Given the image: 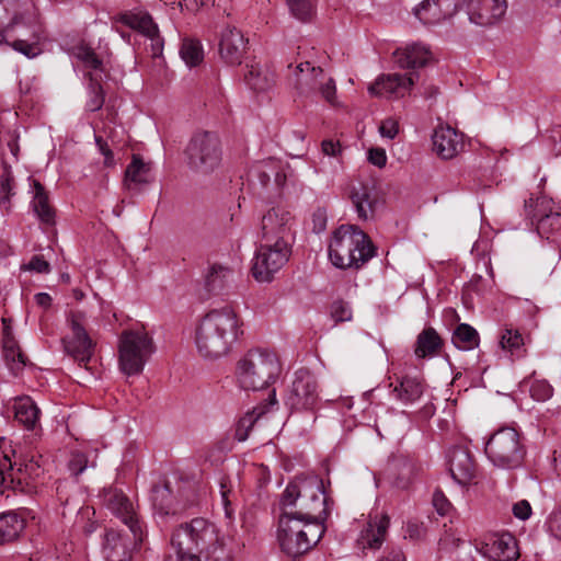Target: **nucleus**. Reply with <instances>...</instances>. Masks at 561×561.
Here are the masks:
<instances>
[{
  "label": "nucleus",
  "mask_w": 561,
  "mask_h": 561,
  "mask_svg": "<svg viewBox=\"0 0 561 561\" xmlns=\"http://www.w3.org/2000/svg\"><path fill=\"white\" fill-rule=\"evenodd\" d=\"M243 545L232 535H221L210 520L196 517L180 524L171 535L172 552L164 561H230Z\"/></svg>",
  "instance_id": "f257e3e1"
},
{
  "label": "nucleus",
  "mask_w": 561,
  "mask_h": 561,
  "mask_svg": "<svg viewBox=\"0 0 561 561\" xmlns=\"http://www.w3.org/2000/svg\"><path fill=\"white\" fill-rule=\"evenodd\" d=\"M44 30L34 5L27 0H0V45L32 59L43 53Z\"/></svg>",
  "instance_id": "f03ea898"
},
{
  "label": "nucleus",
  "mask_w": 561,
  "mask_h": 561,
  "mask_svg": "<svg viewBox=\"0 0 561 561\" xmlns=\"http://www.w3.org/2000/svg\"><path fill=\"white\" fill-rule=\"evenodd\" d=\"M242 334V321L230 306L206 312L196 323L194 343L205 359H218L230 353Z\"/></svg>",
  "instance_id": "7ed1b4c3"
},
{
  "label": "nucleus",
  "mask_w": 561,
  "mask_h": 561,
  "mask_svg": "<svg viewBox=\"0 0 561 561\" xmlns=\"http://www.w3.org/2000/svg\"><path fill=\"white\" fill-rule=\"evenodd\" d=\"M279 504L283 513L293 511L300 518L322 524L329 511L327 491L318 476L296 478L288 483Z\"/></svg>",
  "instance_id": "20e7f679"
},
{
  "label": "nucleus",
  "mask_w": 561,
  "mask_h": 561,
  "mask_svg": "<svg viewBox=\"0 0 561 561\" xmlns=\"http://www.w3.org/2000/svg\"><path fill=\"white\" fill-rule=\"evenodd\" d=\"M376 255L368 234L355 225H341L331 234L328 256L341 270L363 267Z\"/></svg>",
  "instance_id": "39448f33"
},
{
  "label": "nucleus",
  "mask_w": 561,
  "mask_h": 561,
  "mask_svg": "<svg viewBox=\"0 0 561 561\" xmlns=\"http://www.w3.org/2000/svg\"><path fill=\"white\" fill-rule=\"evenodd\" d=\"M321 522L304 519L293 511L282 512L278 520V541L282 550L291 558L309 551L323 536Z\"/></svg>",
  "instance_id": "423d86ee"
},
{
  "label": "nucleus",
  "mask_w": 561,
  "mask_h": 561,
  "mask_svg": "<svg viewBox=\"0 0 561 561\" xmlns=\"http://www.w3.org/2000/svg\"><path fill=\"white\" fill-rule=\"evenodd\" d=\"M280 374L276 354L268 350H250L237 364L236 376L244 390H262L273 385Z\"/></svg>",
  "instance_id": "0eeeda50"
},
{
  "label": "nucleus",
  "mask_w": 561,
  "mask_h": 561,
  "mask_svg": "<svg viewBox=\"0 0 561 561\" xmlns=\"http://www.w3.org/2000/svg\"><path fill=\"white\" fill-rule=\"evenodd\" d=\"M154 352L153 339L144 328L124 330L117 346L119 370L128 377L140 375Z\"/></svg>",
  "instance_id": "6e6552de"
},
{
  "label": "nucleus",
  "mask_w": 561,
  "mask_h": 561,
  "mask_svg": "<svg viewBox=\"0 0 561 561\" xmlns=\"http://www.w3.org/2000/svg\"><path fill=\"white\" fill-rule=\"evenodd\" d=\"M484 453L495 468L514 470L523 465L526 446L516 428L504 426L488 438L484 444Z\"/></svg>",
  "instance_id": "1a4fd4ad"
},
{
  "label": "nucleus",
  "mask_w": 561,
  "mask_h": 561,
  "mask_svg": "<svg viewBox=\"0 0 561 561\" xmlns=\"http://www.w3.org/2000/svg\"><path fill=\"white\" fill-rule=\"evenodd\" d=\"M76 60L75 67H80L83 76L89 79L87 108L91 112L100 110L104 103V94L101 82L105 76V65L90 46L80 42L76 44L70 51Z\"/></svg>",
  "instance_id": "9d476101"
},
{
  "label": "nucleus",
  "mask_w": 561,
  "mask_h": 561,
  "mask_svg": "<svg viewBox=\"0 0 561 561\" xmlns=\"http://www.w3.org/2000/svg\"><path fill=\"white\" fill-rule=\"evenodd\" d=\"M288 69H293L295 89L299 95L309 98L320 94L328 103L336 104L335 81L327 77L321 67L301 61L294 68L288 64Z\"/></svg>",
  "instance_id": "9b49d317"
},
{
  "label": "nucleus",
  "mask_w": 561,
  "mask_h": 561,
  "mask_svg": "<svg viewBox=\"0 0 561 561\" xmlns=\"http://www.w3.org/2000/svg\"><path fill=\"white\" fill-rule=\"evenodd\" d=\"M289 255L288 240L264 241L255 250L251 268L253 277L260 283H270L286 264Z\"/></svg>",
  "instance_id": "f8f14e48"
},
{
  "label": "nucleus",
  "mask_w": 561,
  "mask_h": 561,
  "mask_svg": "<svg viewBox=\"0 0 561 561\" xmlns=\"http://www.w3.org/2000/svg\"><path fill=\"white\" fill-rule=\"evenodd\" d=\"M103 503L113 515L124 523L135 537V546L147 538V526L140 518L135 503L122 489L108 488L104 490Z\"/></svg>",
  "instance_id": "ddd939ff"
},
{
  "label": "nucleus",
  "mask_w": 561,
  "mask_h": 561,
  "mask_svg": "<svg viewBox=\"0 0 561 561\" xmlns=\"http://www.w3.org/2000/svg\"><path fill=\"white\" fill-rule=\"evenodd\" d=\"M191 169L201 173L213 172L221 162V149L217 136L209 131L195 134L186 148Z\"/></svg>",
  "instance_id": "4468645a"
},
{
  "label": "nucleus",
  "mask_w": 561,
  "mask_h": 561,
  "mask_svg": "<svg viewBox=\"0 0 561 561\" xmlns=\"http://www.w3.org/2000/svg\"><path fill=\"white\" fill-rule=\"evenodd\" d=\"M68 333L62 339L65 352L79 363L87 364L94 355L96 343L85 329L83 311H71L68 316Z\"/></svg>",
  "instance_id": "2eb2a0df"
},
{
  "label": "nucleus",
  "mask_w": 561,
  "mask_h": 561,
  "mask_svg": "<svg viewBox=\"0 0 561 561\" xmlns=\"http://www.w3.org/2000/svg\"><path fill=\"white\" fill-rule=\"evenodd\" d=\"M318 400L316 377L308 369H298L285 398V404L291 411H309L316 408Z\"/></svg>",
  "instance_id": "dca6fc26"
},
{
  "label": "nucleus",
  "mask_w": 561,
  "mask_h": 561,
  "mask_svg": "<svg viewBox=\"0 0 561 561\" xmlns=\"http://www.w3.org/2000/svg\"><path fill=\"white\" fill-rule=\"evenodd\" d=\"M121 21L128 27L138 31L149 39L152 58L158 66H162L164 41L159 33L158 25L148 12L141 10L128 11L121 15Z\"/></svg>",
  "instance_id": "f3484780"
},
{
  "label": "nucleus",
  "mask_w": 561,
  "mask_h": 561,
  "mask_svg": "<svg viewBox=\"0 0 561 561\" xmlns=\"http://www.w3.org/2000/svg\"><path fill=\"white\" fill-rule=\"evenodd\" d=\"M294 216L283 206L268 209L261 219V236L263 241L288 240L293 233Z\"/></svg>",
  "instance_id": "a211bd4d"
},
{
  "label": "nucleus",
  "mask_w": 561,
  "mask_h": 561,
  "mask_svg": "<svg viewBox=\"0 0 561 561\" xmlns=\"http://www.w3.org/2000/svg\"><path fill=\"white\" fill-rule=\"evenodd\" d=\"M477 549L490 561H516L519 557L517 541L510 533L489 534Z\"/></svg>",
  "instance_id": "6ab92c4d"
},
{
  "label": "nucleus",
  "mask_w": 561,
  "mask_h": 561,
  "mask_svg": "<svg viewBox=\"0 0 561 561\" xmlns=\"http://www.w3.org/2000/svg\"><path fill=\"white\" fill-rule=\"evenodd\" d=\"M419 80V73L411 71L407 75L389 73L378 77L368 88L371 95L399 99L410 93L412 87Z\"/></svg>",
  "instance_id": "aec40b11"
},
{
  "label": "nucleus",
  "mask_w": 561,
  "mask_h": 561,
  "mask_svg": "<svg viewBox=\"0 0 561 561\" xmlns=\"http://www.w3.org/2000/svg\"><path fill=\"white\" fill-rule=\"evenodd\" d=\"M351 202L358 219L364 221L374 219L383 206V199L376 188L365 183L352 187Z\"/></svg>",
  "instance_id": "412c9836"
},
{
  "label": "nucleus",
  "mask_w": 561,
  "mask_h": 561,
  "mask_svg": "<svg viewBox=\"0 0 561 561\" xmlns=\"http://www.w3.org/2000/svg\"><path fill=\"white\" fill-rule=\"evenodd\" d=\"M506 0H467L466 11L472 24L491 26L506 13Z\"/></svg>",
  "instance_id": "4be33fe9"
},
{
  "label": "nucleus",
  "mask_w": 561,
  "mask_h": 561,
  "mask_svg": "<svg viewBox=\"0 0 561 561\" xmlns=\"http://www.w3.org/2000/svg\"><path fill=\"white\" fill-rule=\"evenodd\" d=\"M525 210L527 217L531 220V225L536 226L538 233L548 232L550 221L561 225V214L554 211V203L547 196L530 197L525 202Z\"/></svg>",
  "instance_id": "5701e85b"
},
{
  "label": "nucleus",
  "mask_w": 561,
  "mask_h": 561,
  "mask_svg": "<svg viewBox=\"0 0 561 561\" xmlns=\"http://www.w3.org/2000/svg\"><path fill=\"white\" fill-rule=\"evenodd\" d=\"M248 39L236 27L227 26L221 31L219 38V57L229 66H240L245 56Z\"/></svg>",
  "instance_id": "b1692460"
},
{
  "label": "nucleus",
  "mask_w": 561,
  "mask_h": 561,
  "mask_svg": "<svg viewBox=\"0 0 561 561\" xmlns=\"http://www.w3.org/2000/svg\"><path fill=\"white\" fill-rule=\"evenodd\" d=\"M133 538H135L133 536ZM146 539L135 546V539L133 543L129 538L119 530L108 529L104 534L102 552L106 561H130L134 550L140 549L145 543Z\"/></svg>",
  "instance_id": "393cba45"
},
{
  "label": "nucleus",
  "mask_w": 561,
  "mask_h": 561,
  "mask_svg": "<svg viewBox=\"0 0 561 561\" xmlns=\"http://www.w3.org/2000/svg\"><path fill=\"white\" fill-rule=\"evenodd\" d=\"M433 150L444 160L455 158L463 150V135L449 125H439L432 135Z\"/></svg>",
  "instance_id": "a878e982"
},
{
  "label": "nucleus",
  "mask_w": 561,
  "mask_h": 561,
  "mask_svg": "<svg viewBox=\"0 0 561 561\" xmlns=\"http://www.w3.org/2000/svg\"><path fill=\"white\" fill-rule=\"evenodd\" d=\"M460 0H424L413 9V12L423 24L434 25L451 18Z\"/></svg>",
  "instance_id": "bb28decb"
},
{
  "label": "nucleus",
  "mask_w": 561,
  "mask_h": 561,
  "mask_svg": "<svg viewBox=\"0 0 561 561\" xmlns=\"http://www.w3.org/2000/svg\"><path fill=\"white\" fill-rule=\"evenodd\" d=\"M448 470L454 481L468 486L476 477V467L470 453L461 447H454L447 454Z\"/></svg>",
  "instance_id": "cd10ccee"
},
{
  "label": "nucleus",
  "mask_w": 561,
  "mask_h": 561,
  "mask_svg": "<svg viewBox=\"0 0 561 561\" xmlns=\"http://www.w3.org/2000/svg\"><path fill=\"white\" fill-rule=\"evenodd\" d=\"M2 350L3 356L9 369L16 375L27 364V357L21 350L19 341L15 339L12 329V320L10 318H2Z\"/></svg>",
  "instance_id": "c85d7f7f"
},
{
  "label": "nucleus",
  "mask_w": 561,
  "mask_h": 561,
  "mask_svg": "<svg viewBox=\"0 0 561 561\" xmlns=\"http://www.w3.org/2000/svg\"><path fill=\"white\" fill-rule=\"evenodd\" d=\"M242 76L245 85L255 92L268 91L275 83L271 68L254 58L245 62Z\"/></svg>",
  "instance_id": "c756f323"
},
{
  "label": "nucleus",
  "mask_w": 561,
  "mask_h": 561,
  "mask_svg": "<svg viewBox=\"0 0 561 561\" xmlns=\"http://www.w3.org/2000/svg\"><path fill=\"white\" fill-rule=\"evenodd\" d=\"M390 524L385 513L370 515L367 526L360 531L357 539L363 549H378L381 547Z\"/></svg>",
  "instance_id": "7c9ffc66"
},
{
  "label": "nucleus",
  "mask_w": 561,
  "mask_h": 561,
  "mask_svg": "<svg viewBox=\"0 0 561 561\" xmlns=\"http://www.w3.org/2000/svg\"><path fill=\"white\" fill-rule=\"evenodd\" d=\"M151 502L153 515L158 523H167L180 512V507L167 484L152 488Z\"/></svg>",
  "instance_id": "2f4dec72"
},
{
  "label": "nucleus",
  "mask_w": 561,
  "mask_h": 561,
  "mask_svg": "<svg viewBox=\"0 0 561 561\" xmlns=\"http://www.w3.org/2000/svg\"><path fill=\"white\" fill-rule=\"evenodd\" d=\"M432 54L425 45L413 43L400 47L393 53V62L402 69H414L425 66Z\"/></svg>",
  "instance_id": "473e14b6"
},
{
  "label": "nucleus",
  "mask_w": 561,
  "mask_h": 561,
  "mask_svg": "<svg viewBox=\"0 0 561 561\" xmlns=\"http://www.w3.org/2000/svg\"><path fill=\"white\" fill-rule=\"evenodd\" d=\"M14 420L27 431L39 427L41 410L30 396L16 397L12 403Z\"/></svg>",
  "instance_id": "72a5a7b5"
},
{
  "label": "nucleus",
  "mask_w": 561,
  "mask_h": 561,
  "mask_svg": "<svg viewBox=\"0 0 561 561\" xmlns=\"http://www.w3.org/2000/svg\"><path fill=\"white\" fill-rule=\"evenodd\" d=\"M424 392V383L417 376L405 375L398 378L393 385L391 394L402 404L416 402Z\"/></svg>",
  "instance_id": "f704fd0d"
},
{
  "label": "nucleus",
  "mask_w": 561,
  "mask_h": 561,
  "mask_svg": "<svg viewBox=\"0 0 561 561\" xmlns=\"http://www.w3.org/2000/svg\"><path fill=\"white\" fill-rule=\"evenodd\" d=\"M30 193L32 194V208L38 219L45 224H53L55 211L49 203L48 193L44 186L36 180L28 178Z\"/></svg>",
  "instance_id": "c9c22d12"
},
{
  "label": "nucleus",
  "mask_w": 561,
  "mask_h": 561,
  "mask_svg": "<svg viewBox=\"0 0 561 561\" xmlns=\"http://www.w3.org/2000/svg\"><path fill=\"white\" fill-rule=\"evenodd\" d=\"M26 524L24 511H8L0 514V543L15 540Z\"/></svg>",
  "instance_id": "e433bc0d"
},
{
  "label": "nucleus",
  "mask_w": 561,
  "mask_h": 561,
  "mask_svg": "<svg viewBox=\"0 0 561 561\" xmlns=\"http://www.w3.org/2000/svg\"><path fill=\"white\" fill-rule=\"evenodd\" d=\"M153 180L151 164L145 162L139 156L134 154L125 171V183L129 190Z\"/></svg>",
  "instance_id": "4c0bfd02"
},
{
  "label": "nucleus",
  "mask_w": 561,
  "mask_h": 561,
  "mask_svg": "<svg viewBox=\"0 0 561 561\" xmlns=\"http://www.w3.org/2000/svg\"><path fill=\"white\" fill-rule=\"evenodd\" d=\"M501 347L511 354L512 357L519 358L526 353L525 339L518 330L506 328L503 330L500 340Z\"/></svg>",
  "instance_id": "58836bf2"
},
{
  "label": "nucleus",
  "mask_w": 561,
  "mask_h": 561,
  "mask_svg": "<svg viewBox=\"0 0 561 561\" xmlns=\"http://www.w3.org/2000/svg\"><path fill=\"white\" fill-rule=\"evenodd\" d=\"M451 342L461 351H471L479 345V334L471 325L461 323L455 329Z\"/></svg>",
  "instance_id": "ea45409f"
},
{
  "label": "nucleus",
  "mask_w": 561,
  "mask_h": 561,
  "mask_svg": "<svg viewBox=\"0 0 561 561\" xmlns=\"http://www.w3.org/2000/svg\"><path fill=\"white\" fill-rule=\"evenodd\" d=\"M440 346V339L432 328L423 330L416 340L414 353L416 357L424 358L432 356Z\"/></svg>",
  "instance_id": "a19ab883"
},
{
  "label": "nucleus",
  "mask_w": 561,
  "mask_h": 561,
  "mask_svg": "<svg viewBox=\"0 0 561 561\" xmlns=\"http://www.w3.org/2000/svg\"><path fill=\"white\" fill-rule=\"evenodd\" d=\"M180 56L190 68L199 65L204 60L203 45L197 39H183L180 48Z\"/></svg>",
  "instance_id": "79ce46f5"
},
{
  "label": "nucleus",
  "mask_w": 561,
  "mask_h": 561,
  "mask_svg": "<svg viewBox=\"0 0 561 561\" xmlns=\"http://www.w3.org/2000/svg\"><path fill=\"white\" fill-rule=\"evenodd\" d=\"M15 184L11 168L3 164V171L0 175V206L9 210L11 208V197L15 195Z\"/></svg>",
  "instance_id": "37998d69"
},
{
  "label": "nucleus",
  "mask_w": 561,
  "mask_h": 561,
  "mask_svg": "<svg viewBox=\"0 0 561 561\" xmlns=\"http://www.w3.org/2000/svg\"><path fill=\"white\" fill-rule=\"evenodd\" d=\"M3 445H5V438L0 437V493H2L3 486L13 481L12 461L9 455L2 449Z\"/></svg>",
  "instance_id": "c03bdc74"
},
{
  "label": "nucleus",
  "mask_w": 561,
  "mask_h": 561,
  "mask_svg": "<svg viewBox=\"0 0 561 561\" xmlns=\"http://www.w3.org/2000/svg\"><path fill=\"white\" fill-rule=\"evenodd\" d=\"M291 14L300 20L310 19L314 11L313 0H286Z\"/></svg>",
  "instance_id": "a18cd8bd"
},
{
  "label": "nucleus",
  "mask_w": 561,
  "mask_h": 561,
  "mask_svg": "<svg viewBox=\"0 0 561 561\" xmlns=\"http://www.w3.org/2000/svg\"><path fill=\"white\" fill-rule=\"evenodd\" d=\"M221 504L224 506L225 516L228 519H232L234 510L232 507V502L236 499V492L232 490L231 483L229 480L222 478L219 482Z\"/></svg>",
  "instance_id": "49530a36"
},
{
  "label": "nucleus",
  "mask_w": 561,
  "mask_h": 561,
  "mask_svg": "<svg viewBox=\"0 0 561 561\" xmlns=\"http://www.w3.org/2000/svg\"><path fill=\"white\" fill-rule=\"evenodd\" d=\"M530 396L536 401L545 402L553 394L552 386L545 379H534L529 383Z\"/></svg>",
  "instance_id": "de8ad7c7"
},
{
  "label": "nucleus",
  "mask_w": 561,
  "mask_h": 561,
  "mask_svg": "<svg viewBox=\"0 0 561 561\" xmlns=\"http://www.w3.org/2000/svg\"><path fill=\"white\" fill-rule=\"evenodd\" d=\"M231 271L221 265H213L206 276V284L210 289L220 287L221 284L230 276Z\"/></svg>",
  "instance_id": "09e8293b"
},
{
  "label": "nucleus",
  "mask_w": 561,
  "mask_h": 561,
  "mask_svg": "<svg viewBox=\"0 0 561 561\" xmlns=\"http://www.w3.org/2000/svg\"><path fill=\"white\" fill-rule=\"evenodd\" d=\"M260 415L261 412L252 411L239 420L234 433V437L238 442H244L248 438L249 430L253 426Z\"/></svg>",
  "instance_id": "8fccbe9b"
},
{
  "label": "nucleus",
  "mask_w": 561,
  "mask_h": 561,
  "mask_svg": "<svg viewBox=\"0 0 561 561\" xmlns=\"http://www.w3.org/2000/svg\"><path fill=\"white\" fill-rule=\"evenodd\" d=\"M89 466H94L93 461L88 459L84 453L76 450L71 454L68 462V469L73 476L81 474Z\"/></svg>",
  "instance_id": "3c124183"
},
{
  "label": "nucleus",
  "mask_w": 561,
  "mask_h": 561,
  "mask_svg": "<svg viewBox=\"0 0 561 561\" xmlns=\"http://www.w3.org/2000/svg\"><path fill=\"white\" fill-rule=\"evenodd\" d=\"M331 317L335 322L350 321L353 317L352 308L345 301H335L331 306Z\"/></svg>",
  "instance_id": "603ef678"
},
{
  "label": "nucleus",
  "mask_w": 561,
  "mask_h": 561,
  "mask_svg": "<svg viewBox=\"0 0 561 561\" xmlns=\"http://www.w3.org/2000/svg\"><path fill=\"white\" fill-rule=\"evenodd\" d=\"M432 502H433V506L435 507L436 512L440 516L448 515L453 508L451 503L449 502V500L446 497V495L440 490H436L434 492Z\"/></svg>",
  "instance_id": "864d4df0"
},
{
  "label": "nucleus",
  "mask_w": 561,
  "mask_h": 561,
  "mask_svg": "<svg viewBox=\"0 0 561 561\" xmlns=\"http://www.w3.org/2000/svg\"><path fill=\"white\" fill-rule=\"evenodd\" d=\"M399 131V124L394 118H386L379 126V133L381 137L387 139H393Z\"/></svg>",
  "instance_id": "5fc2aeb1"
},
{
  "label": "nucleus",
  "mask_w": 561,
  "mask_h": 561,
  "mask_svg": "<svg viewBox=\"0 0 561 561\" xmlns=\"http://www.w3.org/2000/svg\"><path fill=\"white\" fill-rule=\"evenodd\" d=\"M94 138H95V144H96L100 152L104 157V164L107 167L114 165L115 162H114L113 152H112L107 141H105L101 136H99L96 134L94 135Z\"/></svg>",
  "instance_id": "6e6d98bb"
},
{
  "label": "nucleus",
  "mask_w": 561,
  "mask_h": 561,
  "mask_svg": "<svg viewBox=\"0 0 561 561\" xmlns=\"http://www.w3.org/2000/svg\"><path fill=\"white\" fill-rule=\"evenodd\" d=\"M513 514L520 520H526L531 516V506L527 500H520L513 505Z\"/></svg>",
  "instance_id": "4d7b16f0"
},
{
  "label": "nucleus",
  "mask_w": 561,
  "mask_h": 561,
  "mask_svg": "<svg viewBox=\"0 0 561 561\" xmlns=\"http://www.w3.org/2000/svg\"><path fill=\"white\" fill-rule=\"evenodd\" d=\"M209 2L214 4L215 0H182L179 2L173 1L171 4L173 9L176 7L181 11L185 9L190 12H193L196 11L199 7L208 4Z\"/></svg>",
  "instance_id": "13d9d810"
},
{
  "label": "nucleus",
  "mask_w": 561,
  "mask_h": 561,
  "mask_svg": "<svg viewBox=\"0 0 561 561\" xmlns=\"http://www.w3.org/2000/svg\"><path fill=\"white\" fill-rule=\"evenodd\" d=\"M19 471L20 472L24 471L28 478L38 477L41 473V463L38 460L35 459L34 456H32L28 461L21 465V467L19 468Z\"/></svg>",
  "instance_id": "bf43d9fd"
},
{
  "label": "nucleus",
  "mask_w": 561,
  "mask_h": 561,
  "mask_svg": "<svg viewBox=\"0 0 561 561\" xmlns=\"http://www.w3.org/2000/svg\"><path fill=\"white\" fill-rule=\"evenodd\" d=\"M549 528L551 534L561 540V506L558 507L550 516Z\"/></svg>",
  "instance_id": "052dcab7"
},
{
  "label": "nucleus",
  "mask_w": 561,
  "mask_h": 561,
  "mask_svg": "<svg viewBox=\"0 0 561 561\" xmlns=\"http://www.w3.org/2000/svg\"><path fill=\"white\" fill-rule=\"evenodd\" d=\"M321 150L322 153L329 158H337L341 152L342 148L339 142H334L331 139H325L321 144Z\"/></svg>",
  "instance_id": "680f3d73"
},
{
  "label": "nucleus",
  "mask_w": 561,
  "mask_h": 561,
  "mask_svg": "<svg viewBox=\"0 0 561 561\" xmlns=\"http://www.w3.org/2000/svg\"><path fill=\"white\" fill-rule=\"evenodd\" d=\"M368 161L378 167L382 168L387 163L386 151L381 148H373L368 151Z\"/></svg>",
  "instance_id": "e2e57ef3"
},
{
  "label": "nucleus",
  "mask_w": 561,
  "mask_h": 561,
  "mask_svg": "<svg viewBox=\"0 0 561 561\" xmlns=\"http://www.w3.org/2000/svg\"><path fill=\"white\" fill-rule=\"evenodd\" d=\"M25 268L37 273H48L49 264L42 256L35 255L31 259L27 265H25Z\"/></svg>",
  "instance_id": "0e129e2a"
},
{
  "label": "nucleus",
  "mask_w": 561,
  "mask_h": 561,
  "mask_svg": "<svg viewBox=\"0 0 561 561\" xmlns=\"http://www.w3.org/2000/svg\"><path fill=\"white\" fill-rule=\"evenodd\" d=\"M34 298L35 302L44 309H48L51 305V297L47 293H38Z\"/></svg>",
  "instance_id": "69168bd1"
},
{
  "label": "nucleus",
  "mask_w": 561,
  "mask_h": 561,
  "mask_svg": "<svg viewBox=\"0 0 561 561\" xmlns=\"http://www.w3.org/2000/svg\"><path fill=\"white\" fill-rule=\"evenodd\" d=\"M522 308L529 317H534L538 312V307L528 299L523 301Z\"/></svg>",
  "instance_id": "338daca9"
},
{
  "label": "nucleus",
  "mask_w": 561,
  "mask_h": 561,
  "mask_svg": "<svg viewBox=\"0 0 561 561\" xmlns=\"http://www.w3.org/2000/svg\"><path fill=\"white\" fill-rule=\"evenodd\" d=\"M381 561H407V560L401 551H393L386 559H383Z\"/></svg>",
  "instance_id": "774afa93"
}]
</instances>
